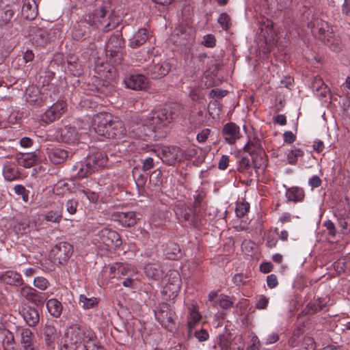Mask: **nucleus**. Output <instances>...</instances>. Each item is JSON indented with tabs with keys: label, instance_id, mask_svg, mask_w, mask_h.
I'll use <instances>...</instances> for the list:
<instances>
[{
	"label": "nucleus",
	"instance_id": "obj_9",
	"mask_svg": "<svg viewBox=\"0 0 350 350\" xmlns=\"http://www.w3.org/2000/svg\"><path fill=\"white\" fill-rule=\"evenodd\" d=\"M73 248L72 245L66 242H60L52 250V254L59 264L66 262L72 255Z\"/></svg>",
	"mask_w": 350,
	"mask_h": 350
},
{
	"label": "nucleus",
	"instance_id": "obj_13",
	"mask_svg": "<svg viewBox=\"0 0 350 350\" xmlns=\"http://www.w3.org/2000/svg\"><path fill=\"white\" fill-rule=\"evenodd\" d=\"M222 136L228 144H233L240 138V128L234 122H228L224 125Z\"/></svg>",
	"mask_w": 350,
	"mask_h": 350
},
{
	"label": "nucleus",
	"instance_id": "obj_62",
	"mask_svg": "<svg viewBox=\"0 0 350 350\" xmlns=\"http://www.w3.org/2000/svg\"><path fill=\"white\" fill-rule=\"evenodd\" d=\"M189 96L193 100H197L201 98V94L198 88H193L189 92Z\"/></svg>",
	"mask_w": 350,
	"mask_h": 350
},
{
	"label": "nucleus",
	"instance_id": "obj_57",
	"mask_svg": "<svg viewBox=\"0 0 350 350\" xmlns=\"http://www.w3.org/2000/svg\"><path fill=\"white\" fill-rule=\"evenodd\" d=\"M229 163V157L227 155H223L218 163V167L219 170H224L228 167Z\"/></svg>",
	"mask_w": 350,
	"mask_h": 350
},
{
	"label": "nucleus",
	"instance_id": "obj_24",
	"mask_svg": "<svg viewBox=\"0 0 350 350\" xmlns=\"http://www.w3.org/2000/svg\"><path fill=\"white\" fill-rule=\"evenodd\" d=\"M262 148L261 142L256 137L250 139L244 146V150L250 154L260 153L262 151Z\"/></svg>",
	"mask_w": 350,
	"mask_h": 350
},
{
	"label": "nucleus",
	"instance_id": "obj_7",
	"mask_svg": "<svg viewBox=\"0 0 350 350\" xmlns=\"http://www.w3.org/2000/svg\"><path fill=\"white\" fill-rule=\"evenodd\" d=\"M167 277V282L163 287V293L171 299L175 297L179 292L181 286V278L179 273L176 271H170Z\"/></svg>",
	"mask_w": 350,
	"mask_h": 350
},
{
	"label": "nucleus",
	"instance_id": "obj_34",
	"mask_svg": "<svg viewBox=\"0 0 350 350\" xmlns=\"http://www.w3.org/2000/svg\"><path fill=\"white\" fill-rule=\"evenodd\" d=\"M24 319L29 326H35L39 321L38 311L35 309H29L24 314Z\"/></svg>",
	"mask_w": 350,
	"mask_h": 350
},
{
	"label": "nucleus",
	"instance_id": "obj_14",
	"mask_svg": "<svg viewBox=\"0 0 350 350\" xmlns=\"http://www.w3.org/2000/svg\"><path fill=\"white\" fill-rule=\"evenodd\" d=\"M113 219L118 221L122 226L131 227L137 224L139 218L136 213L133 211L129 212H118L113 214Z\"/></svg>",
	"mask_w": 350,
	"mask_h": 350
},
{
	"label": "nucleus",
	"instance_id": "obj_22",
	"mask_svg": "<svg viewBox=\"0 0 350 350\" xmlns=\"http://www.w3.org/2000/svg\"><path fill=\"white\" fill-rule=\"evenodd\" d=\"M38 158L36 152H28L18 156L17 160L20 165L29 168L34 165Z\"/></svg>",
	"mask_w": 350,
	"mask_h": 350
},
{
	"label": "nucleus",
	"instance_id": "obj_41",
	"mask_svg": "<svg viewBox=\"0 0 350 350\" xmlns=\"http://www.w3.org/2000/svg\"><path fill=\"white\" fill-rule=\"evenodd\" d=\"M217 22L224 30H228L231 26L230 17L225 12L219 15Z\"/></svg>",
	"mask_w": 350,
	"mask_h": 350
},
{
	"label": "nucleus",
	"instance_id": "obj_53",
	"mask_svg": "<svg viewBox=\"0 0 350 350\" xmlns=\"http://www.w3.org/2000/svg\"><path fill=\"white\" fill-rule=\"evenodd\" d=\"M103 66V65H101L100 66H98V65H96V70L98 75H100L101 76H104L105 77H107V73L111 72L113 68H108L109 66L107 64L104 65V67H105L104 69H102Z\"/></svg>",
	"mask_w": 350,
	"mask_h": 350
},
{
	"label": "nucleus",
	"instance_id": "obj_47",
	"mask_svg": "<svg viewBox=\"0 0 350 350\" xmlns=\"http://www.w3.org/2000/svg\"><path fill=\"white\" fill-rule=\"evenodd\" d=\"M77 206H78L77 201H76L73 199L68 200L66 204V211L70 215H73L77 211Z\"/></svg>",
	"mask_w": 350,
	"mask_h": 350
},
{
	"label": "nucleus",
	"instance_id": "obj_36",
	"mask_svg": "<svg viewBox=\"0 0 350 350\" xmlns=\"http://www.w3.org/2000/svg\"><path fill=\"white\" fill-rule=\"evenodd\" d=\"M321 40H325L327 39V44L329 45V48L334 51H337L340 48V40L334 38L331 33H329L324 36V38L321 37Z\"/></svg>",
	"mask_w": 350,
	"mask_h": 350
},
{
	"label": "nucleus",
	"instance_id": "obj_44",
	"mask_svg": "<svg viewBox=\"0 0 350 350\" xmlns=\"http://www.w3.org/2000/svg\"><path fill=\"white\" fill-rule=\"evenodd\" d=\"M250 205L248 203L239 202L237 204L235 212L239 217H243L249 211Z\"/></svg>",
	"mask_w": 350,
	"mask_h": 350
},
{
	"label": "nucleus",
	"instance_id": "obj_16",
	"mask_svg": "<svg viewBox=\"0 0 350 350\" xmlns=\"http://www.w3.org/2000/svg\"><path fill=\"white\" fill-rule=\"evenodd\" d=\"M46 150L49 160L55 164L63 163L68 157L67 152L59 148H48Z\"/></svg>",
	"mask_w": 350,
	"mask_h": 350
},
{
	"label": "nucleus",
	"instance_id": "obj_28",
	"mask_svg": "<svg viewBox=\"0 0 350 350\" xmlns=\"http://www.w3.org/2000/svg\"><path fill=\"white\" fill-rule=\"evenodd\" d=\"M260 28L262 36L266 40L271 41L274 39L275 30L273 29V24L271 21L266 20L261 25Z\"/></svg>",
	"mask_w": 350,
	"mask_h": 350
},
{
	"label": "nucleus",
	"instance_id": "obj_2",
	"mask_svg": "<svg viewBox=\"0 0 350 350\" xmlns=\"http://www.w3.org/2000/svg\"><path fill=\"white\" fill-rule=\"evenodd\" d=\"M94 334L83 328L74 325L68 329L65 337L61 342L60 350H75L77 345L88 343L93 338Z\"/></svg>",
	"mask_w": 350,
	"mask_h": 350
},
{
	"label": "nucleus",
	"instance_id": "obj_17",
	"mask_svg": "<svg viewBox=\"0 0 350 350\" xmlns=\"http://www.w3.org/2000/svg\"><path fill=\"white\" fill-rule=\"evenodd\" d=\"M187 316V327L189 332H191L198 325L202 319V315L198 311V308L195 305H191L189 308Z\"/></svg>",
	"mask_w": 350,
	"mask_h": 350
},
{
	"label": "nucleus",
	"instance_id": "obj_42",
	"mask_svg": "<svg viewBox=\"0 0 350 350\" xmlns=\"http://www.w3.org/2000/svg\"><path fill=\"white\" fill-rule=\"evenodd\" d=\"M62 213L59 211H50L44 215V219L47 221L59 223L62 219Z\"/></svg>",
	"mask_w": 350,
	"mask_h": 350
},
{
	"label": "nucleus",
	"instance_id": "obj_55",
	"mask_svg": "<svg viewBox=\"0 0 350 350\" xmlns=\"http://www.w3.org/2000/svg\"><path fill=\"white\" fill-rule=\"evenodd\" d=\"M84 348L85 350H103L100 346L95 343L94 338L92 340L88 341V343H85Z\"/></svg>",
	"mask_w": 350,
	"mask_h": 350
},
{
	"label": "nucleus",
	"instance_id": "obj_38",
	"mask_svg": "<svg viewBox=\"0 0 350 350\" xmlns=\"http://www.w3.org/2000/svg\"><path fill=\"white\" fill-rule=\"evenodd\" d=\"M59 332L53 325H47L45 329V335L46 336V340L49 342H54L59 337Z\"/></svg>",
	"mask_w": 350,
	"mask_h": 350
},
{
	"label": "nucleus",
	"instance_id": "obj_18",
	"mask_svg": "<svg viewBox=\"0 0 350 350\" xmlns=\"http://www.w3.org/2000/svg\"><path fill=\"white\" fill-rule=\"evenodd\" d=\"M22 14L27 20H33L38 15V5L35 0H25L22 8Z\"/></svg>",
	"mask_w": 350,
	"mask_h": 350
},
{
	"label": "nucleus",
	"instance_id": "obj_52",
	"mask_svg": "<svg viewBox=\"0 0 350 350\" xmlns=\"http://www.w3.org/2000/svg\"><path fill=\"white\" fill-rule=\"evenodd\" d=\"M268 303L269 299L264 295H261L256 303V308L260 310L265 309Z\"/></svg>",
	"mask_w": 350,
	"mask_h": 350
},
{
	"label": "nucleus",
	"instance_id": "obj_19",
	"mask_svg": "<svg viewBox=\"0 0 350 350\" xmlns=\"http://www.w3.org/2000/svg\"><path fill=\"white\" fill-rule=\"evenodd\" d=\"M148 38L146 29H141L135 32L129 40V46L132 48L139 47L144 44Z\"/></svg>",
	"mask_w": 350,
	"mask_h": 350
},
{
	"label": "nucleus",
	"instance_id": "obj_37",
	"mask_svg": "<svg viewBox=\"0 0 350 350\" xmlns=\"http://www.w3.org/2000/svg\"><path fill=\"white\" fill-rule=\"evenodd\" d=\"M312 86L317 92H320V94L323 96H325L328 92L327 85L324 83L322 79L319 77H316L314 79Z\"/></svg>",
	"mask_w": 350,
	"mask_h": 350
},
{
	"label": "nucleus",
	"instance_id": "obj_50",
	"mask_svg": "<svg viewBox=\"0 0 350 350\" xmlns=\"http://www.w3.org/2000/svg\"><path fill=\"white\" fill-rule=\"evenodd\" d=\"M219 305L221 308L228 309L232 306V302L227 296H224L219 299Z\"/></svg>",
	"mask_w": 350,
	"mask_h": 350
},
{
	"label": "nucleus",
	"instance_id": "obj_54",
	"mask_svg": "<svg viewBox=\"0 0 350 350\" xmlns=\"http://www.w3.org/2000/svg\"><path fill=\"white\" fill-rule=\"evenodd\" d=\"M194 335L200 342L206 341L209 336L208 333L204 329L196 332Z\"/></svg>",
	"mask_w": 350,
	"mask_h": 350
},
{
	"label": "nucleus",
	"instance_id": "obj_10",
	"mask_svg": "<svg viewBox=\"0 0 350 350\" xmlns=\"http://www.w3.org/2000/svg\"><path fill=\"white\" fill-rule=\"evenodd\" d=\"M125 87L133 90H143L148 87L147 79L140 74H131L124 79Z\"/></svg>",
	"mask_w": 350,
	"mask_h": 350
},
{
	"label": "nucleus",
	"instance_id": "obj_15",
	"mask_svg": "<svg viewBox=\"0 0 350 350\" xmlns=\"http://www.w3.org/2000/svg\"><path fill=\"white\" fill-rule=\"evenodd\" d=\"M78 133L74 126H65L59 131V137L64 143L72 144L78 140Z\"/></svg>",
	"mask_w": 350,
	"mask_h": 350
},
{
	"label": "nucleus",
	"instance_id": "obj_25",
	"mask_svg": "<svg viewBox=\"0 0 350 350\" xmlns=\"http://www.w3.org/2000/svg\"><path fill=\"white\" fill-rule=\"evenodd\" d=\"M73 170L76 172L75 176L79 179L85 178L93 174L91 169L87 165L85 161L74 165Z\"/></svg>",
	"mask_w": 350,
	"mask_h": 350
},
{
	"label": "nucleus",
	"instance_id": "obj_26",
	"mask_svg": "<svg viewBox=\"0 0 350 350\" xmlns=\"http://www.w3.org/2000/svg\"><path fill=\"white\" fill-rule=\"evenodd\" d=\"M49 312L54 317H59L62 312V305L56 299H51L46 303Z\"/></svg>",
	"mask_w": 350,
	"mask_h": 350
},
{
	"label": "nucleus",
	"instance_id": "obj_5",
	"mask_svg": "<svg viewBox=\"0 0 350 350\" xmlns=\"http://www.w3.org/2000/svg\"><path fill=\"white\" fill-rule=\"evenodd\" d=\"M67 108L66 103L63 100H58L49 107L40 116L42 123L49 124L60 118Z\"/></svg>",
	"mask_w": 350,
	"mask_h": 350
},
{
	"label": "nucleus",
	"instance_id": "obj_64",
	"mask_svg": "<svg viewBox=\"0 0 350 350\" xmlns=\"http://www.w3.org/2000/svg\"><path fill=\"white\" fill-rule=\"evenodd\" d=\"M34 58V54L30 50H27L24 55L23 59L25 63L31 62Z\"/></svg>",
	"mask_w": 350,
	"mask_h": 350
},
{
	"label": "nucleus",
	"instance_id": "obj_32",
	"mask_svg": "<svg viewBox=\"0 0 350 350\" xmlns=\"http://www.w3.org/2000/svg\"><path fill=\"white\" fill-rule=\"evenodd\" d=\"M144 272L148 277L154 279L159 278L162 275V271L159 265L157 264L148 263L144 267Z\"/></svg>",
	"mask_w": 350,
	"mask_h": 350
},
{
	"label": "nucleus",
	"instance_id": "obj_61",
	"mask_svg": "<svg viewBox=\"0 0 350 350\" xmlns=\"http://www.w3.org/2000/svg\"><path fill=\"white\" fill-rule=\"evenodd\" d=\"M321 183L322 182H321V178L317 176H314L309 180V185L312 188H316V187H319L321 185Z\"/></svg>",
	"mask_w": 350,
	"mask_h": 350
},
{
	"label": "nucleus",
	"instance_id": "obj_8",
	"mask_svg": "<svg viewBox=\"0 0 350 350\" xmlns=\"http://www.w3.org/2000/svg\"><path fill=\"white\" fill-rule=\"evenodd\" d=\"M157 155L161 159L163 163L172 165L176 161H180L183 154L179 148L172 146L163 147L161 150L157 152Z\"/></svg>",
	"mask_w": 350,
	"mask_h": 350
},
{
	"label": "nucleus",
	"instance_id": "obj_4",
	"mask_svg": "<svg viewBox=\"0 0 350 350\" xmlns=\"http://www.w3.org/2000/svg\"><path fill=\"white\" fill-rule=\"evenodd\" d=\"M154 312L156 319L163 327L170 331L174 329L175 312L167 304H159Z\"/></svg>",
	"mask_w": 350,
	"mask_h": 350
},
{
	"label": "nucleus",
	"instance_id": "obj_59",
	"mask_svg": "<svg viewBox=\"0 0 350 350\" xmlns=\"http://www.w3.org/2000/svg\"><path fill=\"white\" fill-rule=\"evenodd\" d=\"M296 136L292 131H286L284 133V141L287 144H292L295 141Z\"/></svg>",
	"mask_w": 350,
	"mask_h": 350
},
{
	"label": "nucleus",
	"instance_id": "obj_40",
	"mask_svg": "<svg viewBox=\"0 0 350 350\" xmlns=\"http://www.w3.org/2000/svg\"><path fill=\"white\" fill-rule=\"evenodd\" d=\"M69 191L68 184L64 182H58L53 188V192L57 196H64Z\"/></svg>",
	"mask_w": 350,
	"mask_h": 350
},
{
	"label": "nucleus",
	"instance_id": "obj_20",
	"mask_svg": "<svg viewBox=\"0 0 350 350\" xmlns=\"http://www.w3.org/2000/svg\"><path fill=\"white\" fill-rule=\"evenodd\" d=\"M286 197L288 201L294 202H301L305 197L304 191L302 188L293 187L286 190Z\"/></svg>",
	"mask_w": 350,
	"mask_h": 350
},
{
	"label": "nucleus",
	"instance_id": "obj_30",
	"mask_svg": "<svg viewBox=\"0 0 350 350\" xmlns=\"http://www.w3.org/2000/svg\"><path fill=\"white\" fill-rule=\"evenodd\" d=\"M79 304L81 305L82 308L84 310H90L91 308H94L96 307L98 302L99 299L96 297H88L84 295H79Z\"/></svg>",
	"mask_w": 350,
	"mask_h": 350
},
{
	"label": "nucleus",
	"instance_id": "obj_35",
	"mask_svg": "<svg viewBox=\"0 0 350 350\" xmlns=\"http://www.w3.org/2000/svg\"><path fill=\"white\" fill-rule=\"evenodd\" d=\"M14 12L12 9L0 11V26L7 25L14 16Z\"/></svg>",
	"mask_w": 350,
	"mask_h": 350
},
{
	"label": "nucleus",
	"instance_id": "obj_23",
	"mask_svg": "<svg viewBox=\"0 0 350 350\" xmlns=\"http://www.w3.org/2000/svg\"><path fill=\"white\" fill-rule=\"evenodd\" d=\"M77 196L82 200L86 198L91 202H95L98 200V196L94 192L88 189H85L83 186H79L76 189Z\"/></svg>",
	"mask_w": 350,
	"mask_h": 350
},
{
	"label": "nucleus",
	"instance_id": "obj_60",
	"mask_svg": "<svg viewBox=\"0 0 350 350\" xmlns=\"http://www.w3.org/2000/svg\"><path fill=\"white\" fill-rule=\"evenodd\" d=\"M324 226L328 230L329 234L334 237L336 234V228L334 223L331 221H327L324 223Z\"/></svg>",
	"mask_w": 350,
	"mask_h": 350
},
{
	"label": "nucleus",
	"instance_id": "obj_11",
	"mask_svg": "<svg viewBox=\"0 0 350 350\" xmlns=\"http://www.w3.org/2000/svg\"><path fill=\"white\" fill-rule=\"evenodd\" d=\"M101 241L109 247H118L122 245L120 234L115 230L104 228L98 232Z\"/></svg>",
	"mask_w": 350,
	"mask_h": 350
},
{
	"label": "nucleus",
	"instance_id": "obj_51",
	"mask_svg": "<svg viewBox=\"0 0 350 350\" xmlns=\"http://www.w3.org/2000/svg\"><path fill=\"white\" fill-rule=\"evenodd\" d=\"M14 190L17 195H21L23 196L24 201L27 200L28 196L26 193V189L24 186L21 185H17L14 187Z\"/></svg>",
	"mask_w": 350,
	"mask_h": 350
},
{
	"label": "nucleus",
	"instance_id": "obj_46",
	"mask_svg": "<svg viewBox=\"0 0 350 350\" xmlns=\"http://www.w3.org/2000/svg\"><path fill=\"white\" fill-rule=\"evenodd\" d=\"M252 167V163L247 157H242L239 161V170L241 172H245Z\"/></svg>",
	"mask_w": 350,
	"mask_h": 350
},
{
	"label": "nucleus",
	"instance_id": "obj_29",
	"mask_svg": "<svg viewBox=\"0 0 350 350\" xmlns=\"http://www.w3.org/2000/svg\"><path fill=\"white\" fill-rule=\"evenodd\" d=\"M21 344L25 350H33L32 345V332L29 329H24L21 331Z\"/></svg>",
	"mask_w": 350,
	"mask_h": 350
},
{
	"label": "nucleus",
	"instance_id": "obj_1",
	"mask_svg": "<svg viewBox=\"0 0 350 350\" xmlns=\"http://www.w3.org/2000/svg\"><path fill=\"white\" fill-rule=\"evenodd\" d=\"M172 119V113H168L165 109L154 111L146 119L133 122L128 129V135L136 139L133 144L137 150L148 151V143L156 137L155 131L167 125ZM92 127L98 135L107 138H119L126 133L123 122L107 113L96 114L93 117Z\"/></svg>",
	"mask_w": 350,
	"mask_h": 350
},
{
	"label": "nucleus",
	"instance_id": "obj_12",
	"mask_svg": "<svg viewBox=\"0 0 350 350\" xmlns=\"http://www.w3.org/2000/svg\"><path fill=\"white\" fill-rule=\"evenodd\" d=\"M85 161L92 172L95 173L106 165L107 158L104 152L99 151L89 154Z\"/></svg>",
	"mask_w": 350,
	"mask_h": 350
},
{
	"label": "nucleus",
	"instance_id": "obj_33",
	"mask_svg": "<svg viewBox=\"0 0 350 350\" xmlns=\"http://www.w3.org/2000/svg\"><path fill=\"white\" fill-rule=\"evenodd\" d=\"M136 273V269L129 264H117V274L131 277Z\"/></svg>",
	"mask_w": 350,
	"mask_h": 350
},
{
	"label": "nucleus",
	"instance_id": "obj_6",
	"mask_svg": "<svg viewBox=\"0 0 350 350\" xmlns=\"http://www.w3.org/2000/svg\"><path fill=\"white\" fill-rule=\"evenodd\" d=\"M146 74L152 79H159L166 75L170 70V64L161 61L159 57H155L152 62L144 67Z\"/></svg>",
	"mask_w": 350,
	"mask_h": 350
},
{
	"label": "nucleus",
	"instance_id": "obj_21",
	"mask_svg": "<svg viewBox=\"0 0 350 350\" xmlns=\"http://www.w3.org/2000/svg\"><path fill=\"white\" fill-rule=\"evenodd\" d=\"M0 279L2 282L7 283L10 285H19L22 283L21 275L13 271H8L3 273L1 276Z\"/></svg>",
	"mask_w": 350,
	"mask_h": 350
},
{
	"label": "nucleus",
	"instance_id": "obj_49",
	"mask_svg": "<svg viewBox=\"0 0 350 350\" xmlns=\"http://www.w3.org/2000/svg\"><path fill=\"white\" fill-rule=\"evenodd\" d=\"M210 133L211 130L209 129H203L197 135V140L200 143L205 142L206 140L208 139V136L210 135Z\"/></svg>",
	"mask_w": 350,
	"mask_h": 350
},
{
	"label": "nucleus",
	"instance_id": "obj_63",
	"mask_svg": "<svg viewBox=\"0 0 350 350\" xmlns=\"http://www.w3.org/2000/svg\"><path fill=\"white\" fill-rule=\"evenodd\" d=\"M273 265L270 262H265L260 265V270L265 273L271 271Z\"/></svg>",
	"mask_w": 350,
	"mask_h": 350
},
{
	"label": "nucleus",
	"instance_id": "obj_48",
	"mask_svg": "<svg viewBox=\"0 0 350 350\" xmlns=\"http://www.w3.org/2000/svg\"><path fill=\"white\" fill-rule=\"evenodd\" d=\"M216 40L213 35L207 34L204 36L202 44L206 47H213L215 45Z\"/></svg>",
	"mask_w": 350,
	"mask_h": 350
},
{
	"label": "nucleus",
	"instance_id": "obj_3",
	"mask_svg": "<svg viewBox=\"0 0 350 350\" xmlns=\"http://www.w3.org/2000/svg\"><path fill=\"white\" fill-rule=\"evenodd\" d=\"M124 44V40L118 32L113 34L107 40L105 46L106 55L109 57V62L112 64H120Z\"/></svg>",
	"mask_w": 350,
	"mask_h": 350
},
{
	"label": "nucleus",
	"instance_id": "obj_56",
	"mask_svg": "<svg viewBox=\"0 0 350 350\" xmlns=\"http://www.w3.org/2000/svg\"><path fill=\"white\" fill-rule=\"evenodd\" d=\"M154 167V161L151 157L146 158L143 161L142 169L144 171L151 170Z\"/></svg>",
	"mask_w": 350,
	"mask_h": 350
},
{
	"label": "nucleus",
	"instance_id": "obj_31",
	"mask_svg": "<svg viewBox=\"0 0 350 350\" xmlns=\"http://www.w3.org/2000/svg\"><path fill=\"white\" fill-rule=\"evenodd\" d=\"M304 152L301 148L293 146L286 154L288 163L291 165H295L299 158L302 157Z\"/></svg>",
	"mask_w": 350,
	"mask_h": 350
},
{
	"label": "nucleus",
	"instance_id": "obj_27",
	"mask_svg": "<svg viewBox=\"0 0 350 350\" xmlns=\"http://www.w3.org/2000/svg\"><path fill=\"white\" fill-rule=\"evenodd\" d=\"M3 174L5 179L8 181H13L19 178V172L17 167L11 164H6L3 169Z\"/></svg>",
	"mask_w": 350,
	"mask_h": 350
},
{
	"label": "nucleus",
	"instance_id": "obj_45",
	"mask_svg": "<svg viewBox=\"0 0 350 350\" xmlns=\"http://www.w3.org/2000/svg\"><path fill=\"white\" fill-rule=\"evenodd\" d=\"M33 285L36 288L44 291L47 288L49 285V282L46 278L43 277H37L33 280Z\"/></svg>",
	"mask_w": 350,
	"mask_h": 350
},
{
	"label": "nucleus",
	"instance_id": "obj_43",
	"mask_svg": "<svg viewBox=\"0 0 350 350\" xmlns=\"http://www.w3.org/2000/svg\"><path fill=\"white\" fill-rule=\"evenodd\" d=\"M183 217L185 221H187L191 224H194L198 219V216L193 208H188L183 213Z\"/></svg>",
	"mask_w": 350,
	"mask_h": 350
},
{
	"label": "nucleus",
	"instance_id": "obj_39",
	"mask_svg": "<svg viewBox=\"0 0 350 350\" xmlns=\"http://www.w3.org/2000/svg\"><path fill=\"white\" fill-rule=\"evenodd\" d=\"M20 295L27 300L33 301L36 295V291L29 286H23L19 291Z\"/></svg>",
	"mask_w": 350,
	"mask_h": 350
},
{
	"label": "nucleus",
	"instance_id": "obj_58",
	"mask_svg": "<svg viewBox=\"0 0 350 350\" xmlns=\"http://www.w3.org/2000/svg\"><path fill=\"white\" fill-rule=\"evenodd\" d=\"M267 283L269 288H275L278 284L277 277L273 274L268 275L267 278Z\"/></svg>",
	"mask_w": 350,
	"mask_h": 350
}]
</instances>
